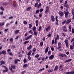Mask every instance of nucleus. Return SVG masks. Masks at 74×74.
Returning <instances> with one entry per match:
<instances>
[{"instance_id":"nucleus-1","label":"nucleus","mask_w":74,"mask_h":74,"mask_svg":"<svg viewBox=\"0 0 74 74\" xmlns=\"http://www.w3.org/2000/svg\"><path fill=\"white\" fill-rule=\"evenodd\" d=\"M63 4L64 6L67 8L66 9V11L64 12V14H65V17L68 18V16L69 14V12L67 11H68V9L69 8V5L67 4V1H65Z\"/></svg>"},{"instance_id":"nucleus-2","label":"nucleus","mask_w":74,"mask_h":74,"mask_svg":"<svg viewBox=\"0 0 74 74\" xmlns=\"http://www.w3.org/2000/svg\"><path fill=\"white\" fill-rule=\"evenodd\" d=\"M58 12L59 14V15L60 16L61 18V17H62V16H64V13H63V12L61 11V10H60Z\"/></svg>"},{"instance_id":"nucleus-3","label":"nucleus","mask_w":74,"mask_h":74,"mask_svg":"<svg viewBox=\"0 0 74 74\" xmlns=\"http://www.w3.org/2000/svg\"><path fill=\"white\" fill-rule=\"evenodd\" d=\"M49 6H47L46 7V9H45V13L46 14H47V13L49 12Z\"/></svg>"},{"instance_id":"nucleus-4","label":"nucleus","mask_w":74,"mask_h":74,"mask_svg":"<svg viewBox=\"0 0 74 74\" xmlns=\"http://www.w3.org/2000/svg\"><path fill=\"white\" fill-rule=\"evenodd\" d=\"M59 56H61V57H62V58H66V57H67V56L64 54L60 53L59 54Z\"/></svg>"},{"instance_id":"nucleus-5","label":"nucleus","mask_w":74,"mask_h":74,"mask_svg":"<svg viewBox=\"0 0 74 74\" xmlns=\"http://www.w3.org/2000/svg\"><path fill=\"white\" fill-rule=\"evenodd\" d=\"M64 42L66 44V47H69V42H68V40L67 39L65 40Z\"/></svg>"},{"instance_id":"nucleus-6","label":"nucleus","mask_w":74,"mask_h":74,"mask_svg":"<svg viewBox=\"0 0 74 74\" xmlns=\"http://www.w3.org/2000/svg\"><path fill=\"white\" fill-rule=\"evenodd\" d=\"M51 19L52 22H55V17L53 15H52L51 16Z\"/></svg>"},{"instance_id":"nucleus-7","label":"nucleus","mask_w":74,"mask_h":74,"mask_svg":"<svg viewBox=\"0 0 74 74\" xmlns=\"http://www.w3.org/2000/svg\"><path fill=\"white\" fill-rule=\"evenodd\" d=\"M62 29L64 32H67V28H66V27L65 26H64L63 27Z\"/></svg>"},{"instance_id":"nucleus-8","label":"nucleus","mask_w":74,"mask_h":74,"mask_svg":"<svg viewBox=\"0 0 74 74\" xmlns=\"http://www.w3.org/2000/svg\"><path fill=\"white\" fill-rule=\"evenodd\" d=\"M61 46H62L61 43L60 42H58V49H60V48H61Z\"/></svg>"},{"instance_id":"nucleus-9","label":"nucleus","mask_w":74,"mask_h":74,"mask_svg":"<svg viewBox=\"0 0 74 74\" xmlns=\"http://www.w3.org/2000/svg\"><path fill=\"white\" fill-rule=\"evenodd\" d=\"M6 53V51L4 50H3L1 52H0V55H1V54H3L4 55Z\"/></svg>"},{"instance_id":"nucleus-10","label":"nucleus","mask_w":74,"mask_h":74,"mask_svg":"<svg viewBox=\"0 0 74 74\" xmlns=\"http://www.w3.org/2000/svg\"><path fill=\"white\" fill-rule=\"evenodd\" d=\"M71 19H69L67 20L66 22V25H68V24H69V23H70L71 22Z\"/></svg>"},{"instance_id":"nucleus-11","label":"nucleus","mask_w":74,"mask_h":74,"mask_svg":"<svg viewBox=\"0 0 74 74\" xmlns=\"http://www.w3.org/2000/svg\"><path fill=\"white\" fill-rule=\"evenodd\" d=\"M74 71L70 72H66V73L67 74H74Z\"/></svg>"},{"instance_id":"nucleus-12","label":"nucleus","mask_w":74,"mask_h":74,"mask_svg":"<svg viewBox=\"0 0 74 74\" xmlns=\"http://www.w3.org/2000/svg\"><path fill=\"white\" fill-rule=\"evenodd\" d=\"M54 56H55L54 55H51L49 56V58L50 60H52V59H53Z\"/></svg>"},{"instance_id":"nucleus-13","label":"nucleus","mask_w":74,"mask_h":74,"mask_svg":"<svg viewBox=\"0 0 74 74\" xmlns=\"http://www.w3.org/2000/svg\"><path fill=\"white\" fill-rule=\"evenodd\" d=\"M38 34V33L36 31H35L34 32V35L35 36H37Z\"/></svg>"},{"instance_id":"nucleus-14","label":"nucleus","mask_w":74,"mask_h":74,"mask_svg":"<svg viewBox=\"0 0 74 74\" xmlns=\"http://www.w3.org/2000/svg\"><path fill=\"white\" fill-rule=\"evenodd\" d=\"M51 29V26H49L48 27H47L46 29V31H48Z\"/></svg>"},{"instance_id":"nucleus-15","label":"nucleus","mask_w":74,"mask_h":74,"mask_svg":"<svg viewBox=\"0 0 74 74\" xmlns=\"http://www.w3.org/2000/svg\"><path fill=\"white\" fill-rule=\"evenodd\" d=\"M27 66H28L27 64H25L23 65V68H26Z\"/></svg>"},{"instance_id":"nucleus-16","label":"nucleus","mask_w":74,"mask_h":74,"mask_svg":"<svg viewBox=\"0 0 74 74\" xmlns=\"http://www.w3.org/2000/svg\"><path fill=\"white\" fill-rule=\"evenodd\" d=\"M74 46H72V45H70V48L71 50H73L74 49Z\"/></svg>"},{"instance_id":"nucleus-17","label":"nucleus","mask_w":74,"mask_h":74,"mask_svg":"<svg viewBox=\"0 0 74 74\" xmlns=\"http://www.w3.org/2000/svg\"><path fill=\"white\" fill-rule=\"evenodd\" d=\"M59 35H57V37H56L55 38V40H59Z\"/></svg>"},{"instance_id":"nucleus-18","label":"nucleus","mask_w":74,"mask_h":74,"mask_svg":"<svg viewBox=\"0 0 74 74\" xmlns=\"http://www.w3.org/2000/svg\"><path fill=\"white\" fill-rule=\"evenodd\" d=\"M49 47H47L45 50V53H47V52H48V50L49 49Z\"/></svg>"},{"instance_id":"nucleus-19","label":"nucleus","mask_w":74,"mask_h":74,"mask_svg":"<svg viewBox=\"0 0 74 74\" xmlns=\"http://www.w3.org/2000/svg\"><path fill=\"white\" fill-rule=\"evenodd\" d=\"M32 50H30L28 52V53L27 54V55H28V56H30V55H31V54L32 53Z\"/></svg>"},{"instance_id":"nucleus-20","label":"nucleus","mask_w":74,"mask_h":74,"mask_svg":"<svg viewBox=\"0 0 74 74\" xmlns=\"http://www.w3.org/2000/svg\"><path fill=\"white\" fill-rule=\"evenodd\" d=\"M36 26L37 27V26H38V20H37L36 22Z\"/></svg>"},{"instance_id":"nucleus-21","label":"nucleus","mask_w":74,"mask_h":74,"mask_svg":"<svg viewBox=\"0 0 74 74\" xmlns=\"http://www.w3.org/2000/svg\"><path fill=\"white\" fill-rule=\"evenodd\" d=\"M42 29V27L41 26H40L39 27V28L38 29V32H40V30Z\"/></svg>"},{"instance_id":"nucleus-22","label":"nucleus","mask_w":74,"mask_h":74,"mask_svg":"<svg viewBox=\"0 0 74 74\" xmlns=\"http://www.w3.org/2000/svg\"><path fill=\"white\" fill-rule=\"evenodd\" d=\"M32 48V45H30L29 47L27 48V49H28V50H29V49H31V48Z\"/></svg>"},{"instance_id":"nucleus-23","label":"nucleus","mask_w":74,"mask_h":74,"mask_svg":"<svg viewBox=\"0 0 74 74\" xmlns=\"http://www.w3.org/2000/svg\"><path fill=\"white\" fill-rule=\"evenodd\" d=\"M0 62V65H2V64H5V62H4L3 61H1Z\"/></svg>"},{"instance_id":"nucleus-24","label":"nucleus","mask_w":74,"mask_h":74,"mask_svg":"<svg viewBox=\"0 0 74 74\" xmlns=\"http://www.w3.org/2000/svg\"><path fill=\"white\" fill-rule=\"evenodd\" d=\"M71 60H72V59H69L65 61V62L66 63H67L68 62H71Z\"/></svg>"},{"instance_id":"nucleus-25","label":"nucleus","mask_w":74,"mask_h":74,"mask_svg":"<svg viewBox=\"0 0 74 74\" xmlns=\"http://www.w3.org/2000/svg\"><path fill=\"white\" fill-rule=\"evenodd\" d=\"M38 2H36V3H35L34 5L35 7H38Z\"/></svg>"},{"instance_id":"nucleus-26","label":"nucleus","mask_w":74,"mask_h":74,"mask_svg":"<svg viewBox=\"0 0 74 74\" xmlns=\"http://www.w3.org/2000/svg\"><path fill=\"white\" fill-rule=\"evenodd\" d=\"M18 61H19V60H18L17 59H15L14 62L15 64H16L17 63Z\"/></svg>"},{"instance_id":"nucleus-27","label":"nucleus","mask_w":74,"mask_h":74,"mask_svg":"<svg viewBox=\"0 0 74 74\" xmlns=\"http://www.w3.org/2000/svg\"><path fill=\"white\" fill-rule=\"evenodd\" d=\"M43 44L44 42H43V41H42L40 43V46H41V47H42Z\"/></svg>"},{"instance_id":"nucleus-28","label":"nucleus","mask_w":74,"mask_h":74,"mask_svg":"<svg viewBox=\"0 0 74 74\" xmlns=\"http://www.w3.org/2000/svg\"><path fill=\"white\" fill-rule=\"evenodd\" d=\"M32 30L33 31H36V26H34L33 27Z\"/></svg>"},{"instance_id":"nucleus-29","label":"nucleus","mask_w":74,"mask_h":74,"mask_svg":"<svg viewBox=\"0 0 74 74\" xmlns=\"http://www.w3.org/2000/svg\"><path fill=\"white\" fill-rule=\"evenodd\" d=\"M58 68H59V66H56L54 69V71H56V70H57V69H58Z\"/></svg>"},{"instance_id":"nucleus-30","label":"nucleus","mask_w":74,"mask_h":74,"mask_svg":"<svg viewBox=\"0 0 74 74\" xmlns=\"http://www.w3.org/2000/svg\"><path fill=\"white\" fill-rule=\"evenodd\" d=\"M31 7H28L27 8V11H30L31 10Z\"/></svg>"},{"instance_id":"nucleus-31","label":"nucleus","mask_w":74,"mask_h":74,"mask_svg":"<svg viewBox=\"0 0 74 74\" xmlns=\"http://www.w3.org/2000/svg\"><path fill=\"white\" fill-rule=\"evenodd\" d=\"M52 71H53V69H50L48 71L49 73H51V72H52Z\"/></svg>"},{"instance_id":"nucleus-32","label":"nucleus","mask_w":74,"mask_h":74,"mask_svg":"<svg viewBox=\"0 0 74 74\" xmlns=\"http://www.w3.org/2000/svg\"><path fill=\"white\" fill-rule=\"evenodd\" d=\"M5 23L2 22L0 23V26H3L4 25Z\"/></svg>"},{"instance_id":"nucleus-33","label":"nucleus","mask_w":74,"mask_h":74,"mask_svg":"<svg viewBox=\"0 0 74 74\" xmlns=\"http://www.w3.org/2000/svg\"><path fill=\"white\" fill-rule=\"evenodd\" d=\"M42 4L40 3L38 4V8L40 7H41Z\"/></svg>"},{"instance_id":"nucleus-34","label":"nucleus","mask_w":74,"mask_h":74,"mask_svg":"<svg viewBox=\"0 0 74 74\" xmlns=\"http://www.w3.org/2000/svg\"><path fill=\"white\" fill-rule=\"evenodd\" d=\"M5 68L6 69L5 70H4L3 71V72H7L8 71V69L6 67Z\"/></svg>"},{"instance_id":"nucleus-35","label":"nucleus","mask_w":74,"mask_h":74,"mask_svg":"<svg viewBox=\"0 0 74 74\" xmlns=\"http://www.w3.org/2000/svg\"><path fill=\"white\" fill-rule=\"evenodd\" d=\"M29 41H26L25 42H24V44H25V45H26V44H27V43H29Z\"/></svg>"},{"instance_id":"nucleus-36","label":"nucleus","mask_w":74,"mask_h":74,"mask_svg":"<svg viewBox=\"0 0 74 74\" xmlns=\"http://www.w3.org/2000/svg\"><path fill=\"white\" fill-rule=\"evenodd\" d=\"M23 62L25 63L27 62V60H26V58H25L23 60Z\"/></svg>"},{"instance_id":"nucleus-37","label":"nucleus","mask_w":74,"mask_h":74,"mask_svg":"<svg viewBox=\"0 0 74 74\" xmlns=\"http://www.w3.org/2000/svg\"><path fill=\"white\" fill-rule=\"evenodd\" d=\"M18 32H19V30H17L14 32V33L16 34H17Z\"/></svg>"},{"instance_id":"nucleus-38","label":"nucleus","mask_w":74,"mask_h":74,"mask_svg":"<svg viewBox=\"0 0 74 74\" xmlns=\"http://www.w3.org/2000/svg\"><path fill=\"white\" fill-rule=\"evenodd\" d=\"M39 12H40V10L38 9V10H36V13L37 14H38V13Z\"/></svg>"},{"instance_id":"nucleus-39","label":"nucleus","mask_w":74,"mask_h":74,"mask_svg":"<svg viewBox=\"0 0 74 74\" xmlns=\"http://www.w3.org/2000/svg\"><path fill=\"white\" fill-rule=\"evenodd\" d=\"M32 27V25L31 24H29V28L30 29Z\"/></svg>"},{"instance_id":"nucleus-40","label":"nucleus","mask_w":74,"mask_h":74,"mask_svg":"<svg viewBox=\"0 0 74 74\" xmlns=\"http://www.w3.org/2000/svg\"><path fill=\"white\" fill-rule=\"evenodd\" d=\"M47 37H51V36H52V35L50 34L49 33V34H47Z\"/></svg>"},{"instance_id":"nucleus-41","label":"nucleus","mask_w":74,"mask_h":74,"mask_svg":"<svg viewBox=\"0 0 74 74\" xmlns=\"http://www.w3.org/2000/svg\"><path fill=\"white\" fill-rule=\"evenodd\" d=\"M24 73H26V71H23L21 73V74H24Z\"/></svg>"},{"instance_id":"nucleus-42","label":"nucleus","mask_w":74,"mask_h":74,"mask_svg":"<svg viewBox=\"0 0 74 74\" xmlns=\"http://www.w3.org/2000/svg\"><path fill=\"white\" fill-rule=\"evenodd\" d=\"M32 51L34 52H35L36 51V49L35 48H34L32 50Z\"/></svg>"},{"instance_id":"nucleus-43","label":"nucleus","mask_w":74,"mask_h":74,"mask_svg":"<svg viewBox=\"0 0 74 74\" xmlns=\"http://www.w3.org/2000/svg\"><path fill=\"white\" fill-rule=\"evenodd\" d=\"M23 23L24 24H25V25H27V23L26 21H25Z\"/></svg>"},{"instance_id":"nucleus-44","label":"nucleus","mask_w":74,"mask_h":74,"mask_svg":"<svg viewBox=\"0 0 74 74\" xmlns=\"http://www.w3.org/2000/svg\"><path fill=\"white\" fill-rule=\"evenodd\" d=\"M0 8L1 10H2V11H4V8L3 7V6H1L0 7Z\"/></svg>"},{"instance_id":"nucleus-45","label":"nucleus","mask_w":74,"mask_h":74,"mask_svg":"<svg viewBox=\"0 0 74 74\" xmlns=\"http://www.w3.org/2000/svg\"><path fill=\"white\" fill-rule=\"evenodd\" d=\"M42 40L44 41H45V37L44 36L43 37Z\"/></svg>"},{"instance_id":"nucleus-46","label":"nucleus","mask_w":74,"mask_h":74,"mask_svg":"<svg viewBox=\"0 0 74 74\" xmlns=\"http://www.w3.org/2000/svg\"><path fill=\"white\" fill-rule=\"evenodd\" d=\"M10 42H13V40H12V38H10Z\"/></svg>"},{"instance_id":"nucleus-47","label":"nucleus","mask_w":74,"mask_h":74,"mask_svg":"<svg viewBox=\"0 0 74 74\" xmlns=\"http://www.w3.org/2000/svg\"><path fill=\"white\" fill-rule=\"evenodd\" d=\"M66 22H67V20H66L65 21H64V22H62V23L64 24V23H66Z\"/></svg>"},{"instance_id":"nucleus-48","label":"nucleus","mask_w":74,"mask_h":74,"mask_svg":"<svg viewBox=\"0 0 74 74\" xmlns=\"http://www.w3.org/2000/svg\"><path fill=\"white\" fill-rule=\"evenodd\" d=\"M44 70V68H43L42 69L40 70H39V71L40 72V71H42V70Z\"/></svg>"},{"instance_id":"nucleus-49","label":"nucleus","mask_w":74,"mask_h":74,"mask_svg":"<svg viewBox=\"0 0 74 74\" xmlns=\"http://www.w3.org/2000/svg\"><path fill=\"white\" fill-rule=\"evenodd\" d=\"M51 49L52 51H54V48L53 47H51Z\"/></svg>"},{"instance_id":"nucleus-50","label":"nucleus","mask_w":74,"mask_h":74,"mask_svg":"<svg viewBox=\"0 0 74 74\" xmlns=\"http://www.w3.org/2000/svg\"><path fill=\"white\" fill-rule=\"evenodd\" d=\"M35 57L36 58H38V57H39V55H38V54H36L35 56Z\"/></svg>"},{"instance_id":"nucleus-51","label":"nucleus","mask_w":74,"mask_h":74,"mask_svg":"<svg viewBox=\"0 0 74 74\" xmlns=\"http://www.w3.org/2000/svg\"><path fill=\"white\" fill-rule=\"evenodd\" d=\"M8 54L10 55L11 56H12V53L11 52H10L9 53H8Z\"/></svg>"},{"instance_id":"nucleus-52","label":"nucleus","mask_w":74,"mask_h":74,"mask_svg":"<svg viewBox=\"0 0 74 74\" xmlns=\"http://www.w3.org/2000/svg\"><path fill=\"white\" fill-rule=\"evenodd\" d=\"M11 67H12V69H15V66L12 65Z\"/></svg>"},{"instance_id":"nucleus-53","label":"nucleus","mask_w":74,"mask_h":74,"mask_svg":"<svg viewBox=\"0 0 74 74\" xmlns=\"http://www.w3.org/2000/svg\"><path fill=\"white\" fill-rule=\"evenodd\" d=\"M55 24L56 25H57L58 26V25H59V23H58V22H56L55 23Z\"/></svg>"},{"instance_id":"nucleus-54","label":"nucleus","mask_w":74,"mask_h":74,"mask_svg":"<svg viewBox=\"0 0 74 74\" xmlns=\"http://www.w3.org/2000/svg\"><path fill=\"white\" fill-rule=\"evenodd\" d=\"M59 69L60 71H63V68H59Z\"/></svg>"},{"instance_id":"nucleus-55","label":"nucleus","mask_w":74,"mask_h":74,"mask_svg":"<svg viewBox=\"0 0 74 74\" xmlns=\"http://www.w3.org/2000/svg\"><path fill=\"white\" fill-rule=\"evenodd\" d=\"M51 53V51H49L48 53V55H50Z\"/></svg>"},{"instance_id":"nucleus-56","label":"nucleus","mask_w":74,"mask_h":74,"mask_svg":"<svg viewBox=\"0 0 74 74\" xmlns=\"http://www.w3.org/2000/svg\"><path fill=\"white\" fill-rule=\"evenodd\" d=\"M72 31L73 33H74V29L73 28L72 29Z\"/></svg>"},{"instance_id":"nucleus-57","label":"nucleus","mask_w":74,"mask_h":74,"mask_svg":"<svg viewBox=\"0 0 74 74\" xmlns=\"http://www.w3.org/2000/svg\"><path fill=\"white\" fill-rule=\"evenodd\" d=\"M62 36H63V37H64L66 36V34L64 33H62Z\"/></svg>"},{"instance_id":"nucleus-58","label":"nucleus","mask_w":74,"mask_h":74,"mask_svg":"<svg viewBox=\"0 0 74 74\" xmlns=\"http://www.w3.org/2000/svg\"><path fill=\"white\" fill-rule=\"evenodd\" d=\"M10 24L9 23H8L7 24H6V27H7V26H8V25H9Z\"/></svg>"},{"instance_id":"nucleus-59","label":"nucleus","mask_w":74,"mask_h":74,"mask_svg":"<svg viewBox=\"0 0 74 74\" xmlns=\"http://www.w3.org/2000/svg\"><path fill=\"white\" fill-rule=\"evenodd\" d=\"M43 11V9H42V8H41L40 10V11L41 12H42Z\"/></svg>"},{"instance_id":"nucleus-60","label":"nucleus","mask_w":74,"mask_h":74,"mask_svg":"<svg viewBox=\"0 0 74 74\" xmlns=\"http://www.w3.org/2000/svg\"><path fill=\"white\" fill-rule=\"evenodd\" d=\"M69 29H71V25H70L69 26Z\"/></svg>"},{"instance_id":"nucleus-61","label":"nucleus","mask_w":74,"mask_h":74,"mask_svg":"<svg viewBox=\"0 0 74 74\" xmlns=\"http://www.w3.org/2000/svg\"><path fill=\"white\" fill-rule=\"evenodd\" d=\"M8 30V28L6 29H4V31L5 32H7V30Z\"/></svg>"},{"instance_id":"nucleus-62","label":"nucleus","mask_w":74,"mask_h":74,"mask_svg":"<svg viewBox=\"0 0 74 74\" xmlns=\"http://www.w3.org/2000/svg\"><path fill=\"white\" fill-rule=\"evenodd\" d=\"M55 41V40H52V44H54V42Z\"/></svg>"},{"instance_id":"nucleus-63","label":"nucleus","mask_w":74,"mask_h":74,"mask_svg":"<svg viewBox=\"0 0 74 74\" xmlns=\"http://www.w3.org/2000/svg\"><path fill=\"white\" fill-rule=\"evenodd\" d=\"M28 58L29 60H31V57L30 56H28Z\"/></svg>"},{"instance_id":"nucleus-64","label":"nucleus","mask_w":74,"mask_h":74,"mask_svg":"<svg viewBox=\"0 0 74 74\" xmlns=\"http://www.w3.org/2000/svg\"><path fill=\"white\" fill-rule=\"evenodd\" d=\"M66 53V54H67V55H69V53H70V52L67 51V52Z\"/></svg>"}]
</instances>
